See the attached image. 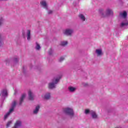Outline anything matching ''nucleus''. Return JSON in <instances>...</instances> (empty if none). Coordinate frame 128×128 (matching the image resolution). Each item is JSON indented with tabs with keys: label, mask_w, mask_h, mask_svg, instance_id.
I'll list each match as a JSON object with an SVG mask.
<instances>
[{
	"label": "nucleus",
	"mask_w": 128,
	"mask_h": 128,
	"mask_svg": "<svg viewBox=\"0 0 128 128\" xmlns=\"http://www.w3.org/2000/svg\"><path fill=\"white\" fill-rule=\"evenodd\" d=\"M90 114L94 120L98 119V114H96V112L94 111H91Z\"/></svg>",
	"instance_id": "obj_12"
},
{
	"label": "nucleus",
	"mask_w": 128,
	"mask_h": 128,
	"mask_svg": "<svg viewBox=\"0 0 128 128\" xmlns=\"http://www.w3.org/2000/svg\"><path fill=\"white\" fill-rule=\"evenodd\" d=\"M60 77H58L57 78H54L52 80V82L49 83L48 88L50 90H54V88H56L58 84L60 82Z\"/></svg>",
	"instance_id": "obj_3"
},
{
	"label": "nucleus",
	"mask_w": 128,
	"mask_h": 128,
	"mask_svg": "<svg viewBox=\"0 0 128 128\" xmlns=\"http://www.w3.org/2000/svg\"><path fill=\"white\" fill-rule=\"evenodd\" d=\"M22 122L20 120L16 122L14 126L12 128H18L22 126Z\"/></svg>",
	"instance_id": "obj_9"
},
{
	"label": "nucleus",
	"mask_w": 128,
	"mask_h": 128,
	"mask_svg": "<svg viewBox=\"0 0 128 128\" xmlns=\"http://www.w3.org/2000/svg\"><path fill=\"white\" fill-rule=\"evenodd\" d=\"M68 90L70 92H74L76 90V88H74L72 86H70L68 88Z\"/></svg>",
	"instance_id": "obj_15"
},
{
	"label": "nucleus",
	"mask_w": 128,
	"mask_h": 128,
	"mask_svg": "<svg viewBox=\"0 0 128 128\" xmlns=\"http://www.w3.org/2000/svg\"><path fill=\"white\" fill-rule=\"evenodd\" d=\"M12 124V121L8 122L6 124V128H10V126Z\"/></svg>",
	"instance_id": "obj_24"
},
{
	"label": "nucleus",
	"mask_w": 128,
	"mask_h": 128,
	"mask_svg": "<svg viewBox=\"0 0 128 128\" xmlns=\"http://www.w3.org/2000/svg\"><path fill=\"white\" fill-rule=\"evenodd\" d=\"M84 86H88V84H84Z\"/></svg>",
	"instance_id": "obj_31"
},
{
	"label": "nucleus",
	"mask_w": 128,
	"mask_h": 128,
	"mask_svg": "<svg viewBox=\"0 0 128 128\" xmlns=\"http://www.w3.org/2000/svg\"><path fill=\"white\" fill-rule=\"evenodd\" d=\"M120 16H121V18H122L123 20V22L121 23L120 25V28H124V26H128V19H126V18H128V13H126V12H124L123 13H120Z\"/></svg>",
	"instance_id": "obj_1"
},
{
	"label": "nucleus",
	"mask_w": 128,
	"mask_h": 128,
	"mask_svg": "<svg viewBox=\"0 0 128 128\" xmlns=\"http://www.w3.org/2000/svg\"><path fill=\"white\" fill-rule=\"evenodd\" d=\"M64 60H66L64 57H61L60 58V59L59 60V62H64Z\"/></svg>",
	"instance_id": "obj_25"
},
{
	"label": "nucleus",
	"mask_w": 128,
	"mask_h": 128,
	"mask_svg": "<svg viewBox=\"0 0 128 128\" xmlns=\"http://www.w3.org/2000/svg\"><path fill=\"white\" fill-rule=\"evenodd\" d=\"M96 53L98 54V56H102V50H96Z\"/></svg>",
	"instance_id": "obj_14"
},
{
	"label": "nucleus",
	"mask_w": 128,
	"mask_h": 128,
	"mask_svg": "<svg viewBox=\"0 0 128 128\" xmlns=\"http://www.w3.org/2000/svg\"><path fill=\"white\" fill-rule=\"evenodd\" d=\"M26 94H23L22 96V97L20 98L19 104L20 106H22V102H24V99L26 98Z\"/></svg>",
	"instance_id": "obj_11"
},
{
	"label": "nucleus",
	"mask_w": 128,
	"mask_h": 128,
	"mask_svg": "<svg viewBox=\"0 0 128 128\" xmlns=\"http://www.w3.org/2000/svg\"><path fill=\"white\" fill-rule=\"evenodd\" d=\"M0 96L2 98H8V90L4 89L2 90L0 92Z\"/></svg>",
	"instance_id": "obj_6"
},
{
	"label": "nucleus",
	"mask_w": 128,
	"mask_h": 128,
	"mask_svg": "<svg viewBox=\"0 0 128 128\" xmlns=\"http://www.w3.org/2000/svg\"><path fill=\"white\" fill-rule=\"evenodd\" d=\"M50 93H47L44 96V99L46 100H50Z\"/></svg>",
	"instance_id": "obj_19"
},
{
	"label": "nucleus",
	"mask_w": 128,
	"mask_h": 128,
	"mask_svg": "<svg viewBox=\"0 0 128 128\" xmlns=\"http://www.w3.org/2000/svg\"><path fill=\"white\" fill-rule=\"evenodd\" d=\"M78 16L80 20L82 22H84L86 21V16H84V14H80Z\"/></svg>",
	"instance_id": "obj_16"
},
{
	"label": "nucleus",
	"mask_w": 128,
	"mask_h": 128,
	"mask_svg": "<svg viewBox=\"0 0 128 128\" xmlns=\"http://www.w3.org/2000/svg\"><path fill=\"white\" fill-rule=\"evenodd\" d=\"M23 72L24 74H26V68L24 67H23Z\"/></svg>",
	"instance_id": "obj_29"
},
{
	"label": "nucleus",
	"mask_w": 128,
	"mask_h": 128,
	"mask_svg": "<svg viewBox=\"0 0 128 128\" xmlns=\"http://www.w3.org/2000/svg\"><path fill=\"white\" fill-rule=\"evenodd\" d=\"M40 4L44 8H46V10H48V4H46V2L43 0L40 2Z\"/></svg>",
	"instance_id": "obj_13"
},
{
	"label": "nucleus",
	"mask_w": 128,
	"mask_h": 128,
	"mask_svg": "<svg viewBox=\"0 0 128 128\" xmlns=\"http://www.w3.org/2000/svg\"><path fill=\"white\" fill-rule=\"evenodd\" d=\"M99 12L102 18H106V16H114V11L108 8L106 10V14H104V11L102 9L99 10Z\"/></svg>",
	"instance_id": "obj_2"
},
{
	"label": "nucleus",
	"mask_w": 128,
	"mask_h": 128,
	"mask_svg": "<svg viewBox=\"0 0 128 128\" xmlns=\"http://www.w3.org/2000/svg\"><path fill=\"white\" fill-rule=\"evenodd\" d=\"M52 50H50V51L48 52V54L50 56H52Z\"/></svg>",
	"instance_id": "obj_28"
},
{
	"label": "nucleus",
	"mask_w": 128,
	"mask_h": 128,
	"mask_svg": "<svg viewBox=\"0 0 128 128\" xmlns=\"http://www.w3.org/2000/svg\"><path fill=\"white\" fill-rule=\"evenodd\" d=\"M10 114H12V112L9 111L4 116V120L6 121L8 118V116H10Z\"/></svg>",
	"instance_id": "obj_18"
},
{
	"label": "nucleus",
	"mask_w": 128,
	"mask_h": 128,
	"mask_svg": "<svg viewBox=\"0 0 128 128\" xmlns=\"http://www.w3.org/2000/svg\"><path fill=\"white\" fill-rule=\"evenodd\" d=\"M8 0H0V2H8Z\"/></svg>",
	"instance_id": "obj_30"
},
{
	"label": "nucleus",
	"mask_w": 128,
	"mask_h": 128,
	"mask_svg": "<svg viewBox=\"0 0 128 128\" xmlns=\"http://www.w3.org/2000/svg\"><path fill=\"white\" fill-rule=\"evenodd\" d=\"M36 50H40L41 48H40V44H38V42L36 43Z\"/></svg>",
	"instance_id": "obj_23"
},
{
	"label": "nucleus",
	"mask_w": 128,
	"mask_h": 128,
	"mask_svg": "<svg viewBox=\"0 0 128 128\" xmlns=\"http://www.w3.org/2000/svg\"><path fill=\"white\" fill-rule=\"evenodd\" d=\"M28 96L30 100H34V94L32 92V91H29L28 92Z\"/></svg>",
	"instance_id": "obj_7"
},
{
	"label": "nucleus",
	"mask_w": 128,
	"mask_h": 128,
	"mask_svg": "<svg viewBox=\"0 0 128 128\" xmlns=\"http://www.w3.org/2000/svg\"><path fill=\"white\" fill-rule=\"evenodd\" d=\"M74 30L72 28H68L66 29L65 32H64V34L66 36H72L74 33Z\"/></svg>",
	"instance_id": "obj_5"
},
{
	"label": "nucleus",
	"mask_w": 128,
	"mask_h": 128,
	"mask_svg": "<svg viewBox=\"0 0 128 128\" xmlns=\"http://www.w3.org/2000/svg\"><path fill=\"white\" fill-rule=\"evenodd\" d=\"M64 112L67 116H70L71 118H72L74 116V110L70 108H66L64 110Z\"/></svg>",
	"instance_id": "obj_4"
},
{
	"label": "nucleus",
	"mask_w": 128,
	"mask_h": 128,
	"mask_svg": "<svg viewBox=\"0 0 128 128\" xmlns=\"http://www.w3.org/2000/svg\"><path fill=\"white\" fill-rule=\"evenodd\" d=\"M92 111H90L89 110H85V114H90V112Z\"/></svg>",
	"instance_id": "obj_26"
},
{
	"label": "nucleus",
	"mask_w": 128,
	"mask_h": 128,
	"mask_svg": "<svg viewBox=\"0 0 128 128\" xmlns=\"http://www.w3.org/2000/svg\"><path fill=\"white\" fill-rule=\"evenodd\" d=\"M4 20L2 18V17L0 18V28L4 24Z\"/></svg>",
	"instance_id": "obj_22"
},
{
	"label": "nucleus",
	"mask_w": 128,
	"mask_h": 128,
	"mask_svg": "<svg viewBox=\"0 0 128 128\" xmlns=\"http://www.w3.org/2000/svg\"><path fill=\"white\" fill-rule=\"evenodd\" d=\"M23 36H24V38H26V36H24V33H23Z\"/></svg>",
	"instance_id": "obj_32"
},
{
	"label": "nucleus",
	"mask_w": 128,
	"mask_h": 128,
	"mask_svg": "<svg viewBox=\"0 0 128 128\" xmlns=\"http://www.w3.org/2000/svg\"><path fill=\"white\" fill-rule=\"evenodd\" d=\"M16 106V102L14 101L12 102L11 108L10 110V112H14Z\"/></svg>",
	"instance_id": "obj_8"
},
{
	"label": "nucleus",
	"mask_w": 128,
	"mask_h": 128,
	"mask_svg": "<svg viewBox=\"0 0 128 128\" xmlns=\"http://www.w3.org/2000/svg\"><path fill=\"white\" fill-rule=\"evenodd\" d=\"M13 62L15 63L16 64H18V62H20V58L18 57H15L13 58Z\"/></svg>",
	"instance_id": "obj_20"
},
{
	"label": "nucleus",
	"mask_w": 128,
	"mask_h": 128,
	"mask_svg": "<svg viewBox=\"0 0 128 128\" xmlns=\"http://www.w3.org/2000/svg\"><path fill=\"white\" fill-rule=\"evenodd\" d=\"M53 12H52V10H49L48 11V14H52Z\"/></svg>",
	"instance_id": "obj_27"
},
{
	"label": "nucleus",
	"mask_w": 128,
	"mask_h": 128,
	"mask_svg": "<svg viewBox=\"0 0 128 128\" xmlns=\"http://www.w3.org/2000/svg\"><path fill=\"white\" fill-rule=\"evenodd\" d=\"M40 106H37L33 111V114H38L40 112Z\"/></svg>",
	"instance_id": "obj_10"
},
{
	"label": "nucleus",
	"mask_w": 128,
	"mask_h": 128,
	"mask_svg": "<svg viewBox=\"0 0 128 128\" xmlns=\"http://www.w3.org/2000/svg\"><path fill=\"white\" fill-rule=\"evenodd\" d=\"M68 41L62 42H61L60 46H68Z\"/></svg>",
	"instance_id": "obj_21"
},
{
	"label": "nucleus",
	"mask_w": 128,
	"mask_h": 128,
	"mask_svg": "<svg viewBox=\"0 0 128 128\" xmlns=\"http://www.w3.org/2000/svg\"><path fill=\"white\" fill-rule=\"evenodd\" d=\"M26 36H27V40H28V41L30 40V30H28L27 32H26Z\"/></svg>",
	"instance_id": "obj_17"
}]
</instances>
